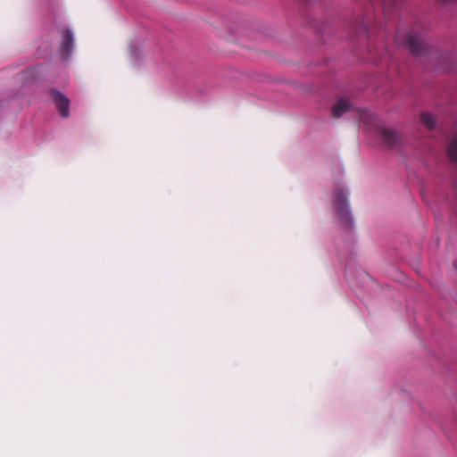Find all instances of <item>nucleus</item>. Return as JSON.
Returning <instances> with one entry per match:
<instances>
[{"label":"nucleus","mask_w":457,"mask_h":457,"mask_svg":"<svg viewBox=\"0 0 457 457\" xmlns=\"http://www.w3.org/2000/svg\"><path fill=\"white\" fill-rule=\"evenodd\" d=\"M447 154L451 162L457 163V137H455L448 146Z\"/></svg>","instance_id":"8"},{"label":"nucleus","mask_w":457,"mask_h":457,"mask_svg":"<svg viewBox=\"0 0 457 457\" xmlns=\"http://www.w3.org/2000/svg\"><path fill=\"white\" fill-rule=\"evenodd\" d=\"M378 137L382 144L387 148H396L401 145V135L391 129L380 128L378 130Z\"/></svg>","instance_id":"2"},{"label":"nucleus","mask_w":457,"mask_h":457,"mask_svg":"<svg viewBox=\"0 0 457 457\" xmlns=\"http://www.w3.org/2000/svg\"><path fill=\"white\" fill-rule=\"evenodd\" d=\"M334 204L341 220L345 225H350L351 215L347 206L346 194L345 193L344 190L341 189L337 192Z\"/></svg>","instance_id":"1"},{"label":"nucleus","mask_w":457,"mask_h":457,"mask_svg":"<svg viewBox=\"0 0 457 457\" xmlns=\"http://www.w3.org/2000/svg\"><path fill=\"white\" fill-rule=\"evenodd\" d=\"M361 29L363 33H368V27L364 21H361Z\"/></svg>","instance_id":"10"},{"label":"nucleus","mask_w":457,"mask_h":457,"mask_svg":"<svg viewBox=\"0 0 457 457\" xmlns=\"http://www.w3.org/2000/svg\"><path fill=\"white\" fill-rule=\"evenodd\" d=\"M410 51L415 55H422L427 50V46L423 42L420 35L413 34L410 32L406 35V38L403 43Z\"/></svg>","instance_id":"3"},{"label":"nucleus","mask_w":457,"mask_h":457,"mask_svg":"<svg viewBox=\"0 0 457 457\" xmlns=\"http://www.w3.org/2000/svg\"><path fill=\"white\" fill-rule=\"evenodd\" d=\"M420 120L422 124L428 129H433L436 125L435 118L428 112L421 113Z\"/></svg>","instance_id":"7"},{"label":"nucleus","mask_w":457,"mask_h":457,"mask_svg":"<svg viewBox=\"0 0 457 457\" xmlns=\"http://www.w3.org/2000/svg\"><path fill=\"white\" fill-rule=\"evenodd\" d=\"M73 48V35L71 30L66 29L63 32L62 44H61V54L63 58H68L71 54Z\"/></svg>","instance_id":"5"},{"label":"nucleus","mask_w":457,"mask_h":457,"mask_svg":"<svg viewBox=\"0 0 457 457\" xmlns=\"http://www.w3.org/2000/svg\"><path fill=\"white\" fill-rule=\"evenodd\" d=\"M360 119L364 123H370L372 121V115L368 111H361L360 112Z\"/></svg>","instance_id":"9"},{"label":"nucleus","mask_w":457,"mask_h":457,"mask_svg":"<svg viewBox=\"0 0 457 457\" xmlns=\"http://www.w3.org/2000/svg\"><path fill=\"white\" fill-rule=\"evenodd\" d=\"M52 97L60 115L63 118H68L70 116V100L62 93L56 90L52 92Z\"/></svg>","instance_id":"4"},{"label":"nucleus","mask_w":457,"mask_h":457,"mask_svg":"<svg viewBox=\"0 0 457 457\" xmlns=\"http://www.w3.org/2000/svg\"><path fill=\"white\" fill-rule=\"evenodd\" d=\"M350 110V104L347 100H338L332 109V114L336 118L341 117L344 113Z\"/></svg>","instance_id":"6"}]
</instances>
